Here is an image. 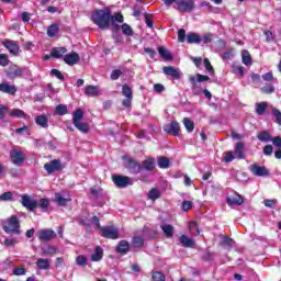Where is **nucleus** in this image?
<instances>
[{
    "label": "nucleus",
    "mask_w": 281,
    "mask_h": 281,
    "mask_svg": "<svg viewBox=\"0 0 281 281\" xmlns=\"http://www.w3.org/2000/svg\"><path fill=\"white\" fill-rule=\"evenodd\" d=\"M26 270L25 268H15L13 270V276H25Z\"/></svg>",
    "instance_id": "nucleus-64"
},
{
    "label": "nucleus",
    "mask_w": 281,
    "mask_h": 281,
    "mask_svg": "<svg viewBox=\"0 0 281 281\" xmlns=\"http://www.w3.org/2000/svg\"><path fill=\"white\" fill-rule=\"evenodd\" d=\"M265 36H266V43H271L276 41V35H273V32H271L270 30L265 32Z\"/></svg>",
    "instance_id": "nucleus-57"
},
{
    "label": "nucleus",
    "mask_w": 281,
    "mask_h": 281,
    "mask_svg": "<svg viewBox=\"0 0 281 281\" xmlns=\"http://www.w3.org/2000/svg\"><path fill=\"white\" fill-rule=\"evenodd\" d=\"M250 170L255 177H269V169L258 166L257 164L251 165Z\"/></svg>",
    "instance_id": "nucleus-15"
},
{
    "label": "nucleus",
    "mask_w": 281,
    "mask_h": 281,
    "mask_svg": "<svg viewBox=\"0 0 281 281\" xmlns=\"http://www.w3.org/2000/svg\"><path fill=\"white\" fill-rule=\"evenodd\" d=\"M35 124L41 128H49V119L45 114L35 116Z\"/></svg>",
    "instance_id": "nucleus-22"
},
{
    "label": "nucleus",
    "mask_w": 281,
    "mask_h": 281,
    "mask_svg": "<svg viewBox=\"0 0 281 281\" xmlns=\"http://www.w3.org/2000/svg\"><path fill=\"white\" fill-rule=\"evenodd\" d=\"M201 35L196 34V33H189L187 34V43H189L190 45L195 44L199 45L201 43Z\"/></svg>",
    "instance_id": "nucleus-31"
},
{
    "label": "nucleus",
    "mask_w": 281,
    "mask_h": 281,
    "mask_svg": "<svg viewBox=\"0 0 281 281\" xmlns=\"http://www.w3.org/2000/svg\"><path fill=\"white\" fill-rule=\"evenodd\" d=\"M124 160V168L127 169L130 175H139L142 170H144V167L140 165L139 161L135 160L132 157H123Z\"/></svg>",
    "instance_id": "nucleus-3"
},
{
    "label": "nucleus",
    "mask_w": 281,
    "mask_h": 281,
    "mask_svg": "<svg viewBox=\"0 0 281 281\" xmlns=\"http://www.w3.org/2000/svg\"><path fill=\"white\" fill-rule=\"evenodd\" d=\"M67 54L66 47H54L50 52L52 58H63Z\"/></svg>",
    "instance_id": "nucleus-29"
},
{
    "label": "nucleus",
    "mask_w": 281,
    "mask_h": 281,
    "mask_svg": "<svg viewBox=\"0 0 281 281\" xmlns=\"http://www.w3.org/2000/svg\"><path fill=\"white\" fill-rule=\"evenodd\" d=\"M273 146H276L277 148L281 149V137L280 136H276L271 139Z\"/></svg>",
    "instance_id": "nucleus-63"
},
{
    "label": "nucleus",
    "mask_w": 281,
    "mask_h": 281,
    "mask_svg": "<svg viewBox=\"0 0 281 281\" xmlns=\"http://www.w3.org/2000/svg\"><path fill=\"white\" fill-rule=\"evenodd\" d=\"M164 131L167 135H172V137H179L181 125L177 121H171L169 124L164 126Z\"/></svg>",
    "instance_id": "nucleus-11"
},
{
    "label": "nucleus",
    "mask_w": 281,
    "mask_h": 281,
    "mask_svg": "<svg viewBox=\"0 0 281 281\" xmlns=\"http://www.w3.org/2000/svg\"><path fill=\"white\" fill-rule=\"evenodd\" d=\"M236 159V156H234V151H225L224 153V161L225 164H229Z\"/></svg>",
    "instance_id": "nucleus-52"
},
{
    "label": "nucleus",
    "mask_w": 281,
    "mask_h": 281,
    "mask_svg": "<svg viewBox=\"0 0 281 281\" xmlns=\"http://www.w3.org/2000/svg\"><path fill=\"white\" fill-rule=\"evenodd\" d=\"M266 111H267V103L266 102L257 103V109H256L257 115H265Z\"/></svg>",
    "instance_id": "nucleus-49"
},
{
    "label": "nucleus",
    "mask_w": 281,
    "mask_h": 281,
    "mask_svg": "<svg viewBox=\"0 0 281 281\" xmlns=\"http://www.w3.org/2000/svg\"><path fill=\"white\" fill-rule=\"evenodd\" d=\"M91 21L94 25H98L99 30H109L111 21H113V14L109 9L95 10L91 15Z\"/></svg>",
    "instance_id": "nucleus-1"
},
{
    "label": "nucleus",
    "mask_w": 281,
    "mask_h": 281,
    "mask_svg": "<svg viewBox=\"0 0 281 281\" xmlns=\"http://www.w3.org/2000/svg\"><path fill=\"white\" fill-rule=\"evenodd\" d=\"M91 223H92L94 229H97V232H100L101 228L103 227L102 225H100V217H98L95 215L91 217Z\"/></svg>",
    "instance_id": "nucleus-51"
},
{
    "label": "nucleus",
    "mask_w": 281,
    "mask_h": 281,
    "mask_svg": "<svg viewBox=\"0 0 281 281\" xmlns=\"http://www.w3.org/2000/svg\"><path fill=\"white\" fill-rule=\"evenodd\" d=\"M122 94L124 95V100L122 101L123 106L125 109H131L133 104V89L128 85H123Z\"/></svg>",
    "instance_id": "nucleus-9"
},
{
    "label": "nucleus",
    "mask_w": 281,
    "mask_h": 281,
    "mask_svg": "<svg viewBox=\"0 0 281 281\" xmlns=\"http://www.w3.org/2000/svg\"><path fill=\"white\" fill-rule=\"evenodd\" d=\"M60 30V25L54 23L50 24L47 29V36H49V38H54V36H56V34H58V31Z\"/></svg>",
    "instance_id": "nucleus-36"
},
{
    "label": "nucleus",
    "mask_w": 281,
    "mask_h": 281,
    "mask_svg": "<svg viewBox=\"0 0 281 281\" xmlns=\"http://www.w3.org/2000/svg\"><path fill=\"white\" fill-rule=\"evenodd\" d=\"M80 61V55H78V53H70L64 56V63H66V65H78V63Z\"/></svg>",
    "instance_id": "nucleus-18"
},
{
    "label": "nucleus",
    "mask_w": 281,
    "mask_h": 281,
    "mask_svg": "<svg viewBox=\"0 0 281 281\" xmlns=\"http://www.w3.org/2000/svg\"><path fill=\"white\" fill-rule=\"evenodd\" d=\"M99 234L102 238H108L109 240H117L120 238V231L114 225L102 226Z\"/></svg>",
    "instance_id": "nucleus-5"
},
{
    "label": "nucleus",
    "mask_w": 281,
    "mask_h": 281,
    "mask_svg": "<svg viewBox=\"0 0 281 281\" xmlns=\"http://www.w3.org/2000/svg\"><path fill=\"white\" fill-rule=\"evenodd\" d=\"M160 229H162L166 238H172L175 236V226L171 224H164L160 226Z\"/></svg>",
    "instance_id": "nucleus-28"
},
{
    "label": "nucleus",
    "mask_w": 281,
    "mask_h": 281,
    "mask_svg": "<svg viewBox=\"0 0 281 281\" xmlns=\"http://www.w3.org/2000/svg\"><path fill=\"white\" fill-rule=\"evenodd\" d=\"M74 126H75V128H77V131H79L83 135H87V133H89V131H91V127H89V123H85L81 121L78 123H75Z\"/></svg>",
    "instance_id": "nucleus-30"
},
{
    "label": "nucleus",
    "mask_w": 281,
    "mask_h": 281,
    "mask_svg": "<svg viewBox=\"0 0 281 281\" xmlns=\"http://www.w3.org/2000/svg\"><path fill=\"white\" fill-rule=\"evenodd\" d=\"M147 196L150 201H157V199H161V191L157 188H153L147 193Z\"/></svg>",
    "instance_id": "nucleus-35"
},
{
    "label": "nucleus",
    "mask_w": 281,
    "mask_h": 281,
    "mask_svg": "<svg viewBox=\"0 0 281 281\" xmlns=\"http://www.w3.org/2000/svg\"><path fill=\"white\" fill-rule=\"evenodd\" d=\"M226 201L228 205H243V203H245V199L243 198V195L228 198Z\"/></svg>",
    "instance_id": "nucleus-34"
},
{
    "label": "nucleus",
    "mask_w": 281,
    "mask_h": 281,
    "mask_svg": "<svg viewBox=\"0 0 281 281\" xmlns=\"http://www.w3.org/2000/svg\"><path fill=\"white\" fill-rule=\"evenodd\" d=\"M10 65V58L5 54H0V67H8Z\"/></svg>",
    "instance_id": "nucleus-53"
},
{
    "label": "nucleus",
    "mask_w": 281,
    "mask_h": 281,
    "mask_svg": "<svg viewBox=\"0 0 281 281\" xmlns=\"http://www.w3.org/2000/svg\"><path fill=\"white\" fill-rule=\"evenodd\" d=\"M2 45L12 54L13 56H19L21 48L16 45V43L12 40H5L2 42Z\"/></svg>",
    "instance_id": "nucleus-13"
},
{
    "label": "nucleus",
    "mask_w": 281,
    "mask_h": 281,
    "mask_svg": "<svg viewBox=\"0 0 281 281\" xmlns=\"http://www.w3.org/2000/svg\"><path fill=\"white\" fill-rule=\"evenodd\" d=\"M38 238L42 243H49L53 238H56V232L53 229H40Z\"/></svg>",
    "instance_id": "nucleus-12"
},
{
    "label": "nucleus",
    "mask_w": 281,
    "mask_h": 281,
    "mask_svg": "<svg viewBox=\"0 0 281 281\" xmlns=\"http://www.w3.org/2000/svg\"><path fill=\"white\" fill-rule=\"evenodd\" d=\"M151 280L153 281H166V274L161 271H154L151 273Z\"/></svg>",
    "instance_id": "nucleus-45"
},
{
    "label": "nucleus",
    "mask_w": 281,
    "mask_h": 281,
    "mask_svg": "<svg viewBox=\"0 0 281 281\" xmlns=\"http://www.w3.org/2000/svg\"><path fill=\"white\" fill-rule=\"evenodd\" d=\"M277 203H278V200H269V199L263 200V204H265L266 207L273 209V206Z\"/></svg>",
    "instance_id": "nucleus-62"
},
{
    "label": "nucleus",
    "mask_w": 281,
    "mask_h": 281,
    "mask_svg": "<svg viewBox=\"0 0 281 281\" xmlns=\"http://www.w3.org/2000/svg\"><path fill=\"white\" fill-rule=\"evenodd\" d=\"M257 139H259V142L267 143V142H271L272 138L269 132L262 131L257 135Z\"/></svg>",
    "instance_id": "nucleus-40"
},
{
    "label": "nucleus",
    "mask_w": 281,
    "mask_h": 281,
    "mask_svg": "<svg viewBox=\"0 0 281 281\" xmlns=\"http://www.w3.org/2000/svg\"><path fill=\"white\" fill-rule=\"evenodd\" d=\"M50 74H52V76H55V78H58V80H61L64 82L65 76L63 75V72H60V70L52 69Z\"/></svg>",
    "instance_id": "nucleus-59"
},
{
    "label": "nucleus",
    "mask_w": 281,
    "mask_h": 281,
    "mask_svg": "<svg viewBox=\"0 0 281 281\" xmlns=\"http://www.w3.org/2000/svg\"><path fill=\"white\" fill-rule=\"evenodd\" d=\"M35 265L40 271H48L49 267H52V261L49 259L38 258Z\"/></svg>",
    "instance_id": "nucleus-21"
},
{
    "label": "nucleus",
    "mask_w": 281,
    "mask_h": 281,
    "mask_svg": "<svg viewBox=\"0 0 281 281\" xmlns=\"http://www.w3.org/2000/svg\"><path fill=\"white\" fill-rule=\"evenodd\" d=\"M121 76H122V70L114 69V70H112L110 78H111V80H119Z\"/></svg>",
    "instance_id": "nucleus-58"
},
{
    "label": "nucleus",
    "mask_w": 281,
    "mask_h": 281,
    "mask_svg": "<svg viewBox=\"0 0 281 281\" xmlns=\"http://www.w3.org/2000/svg\"><path fill=\"white\" fill-rule=\"evenodd\" d=\"M179 243L181 247H184L186 249H194L196 247V241L188 237V235H181L179 237Z\"/></svg>",
    "instance_id": "nucleus-14"
},
{
    "label": "nucleus",
    "mask_w": 281,
    "mask_h": 281,
    "mask_svg": "<svg viewBox=\"0 0 281 281\" xmlns=\"http://www.w3.org/2000/svg\"><path fill=\"white\" fill-rule=\"evenodd\" d=\"M55 113L57 115H67L69 113V110L67 109V105L66 104H58L56 108H55Z\"/></svg>",
    "instance_id": "nucleus-43"
},
{
    "label": "nucleus",
    "mask_w": 281,
    "mask_h": 281,
    "mask_svg": "<svg viewBox=\"0 0 281 281\" xmlns=\"http://www.w3.org/2000/svg\"><path fill=\"white\" fill-rule=\"evenodd\" d=\"M10 159L14 166H23L27 156L21 149L14 148L10 151Z\"/></svg>",
    "instance_id": "nucleus-6"
},
{
    "label": "nucleus",
    "mask_w": 281,
    "mask_h": 281,
    "mask_svg": "<svg viewBox=\"0 0 281 281\" xmlns=\"http://www.w3.org/2000/svg\"><path fill=\"white\" fill-rule=\"evenodd\" d=\"M189 229L192 234H194V236H199V234H201V231L199 229V223L196 222H190Z\"/></svg>",
    "instance_id": "nucleus-46"
},
{
    "label": "nucleus",
    "mask_w": 281,
    "mask_h": 281,
    "mask_svg": "<svg viewBox=\"0 0 281 281\" xmlns=\"http://www.w3.org/2000/svg\"><path fill=\"white\" fill-rule=\"evenodd\" d=\"M83 119L85 111H82V109H77L74 111L72 124H78V122H82Z\"/></svg>",
    "instance_id": "nucleus-32"
},
{
    "label": "nucleus",
    "mask_w": 281,
    "mask_h": 281,
    "mask_svg": "<svg viewBox=\"0 0 281 281\" xmlns=\"http://www.w3.org/2000/svg\"><path fill=\"white\" fill-rule=\"evenodd\" d=\"M85 95H90L91 98H98L100 95V90L97 86H87L85 88Z\"/></svg>",
    "instance_id": "nucleus-27"
},
{
    "label": "nucleus",
    "mask_w": 281,
    "mask_h": 281,
    "mask_svg": "<svg viewBox=\"0 0 281 281\" xmlns=\"http://www.w3.org/2000/svg\"><path fill=\"white\" fill-rule=\"evenodd\" d=\"M178 41L179 43H186V30H178Z\"/></svg>",
    "instance_id": "nucleus-61"
},
{
    "label": "nucleus",
    "mask_w": 281,
    "mask_h": 281,
    "mask_svg": "<svg viewBox=\"0 0 281 281\" xmlns=\"http://www.w3.org/2000/svg\"><path fill=\"white\" fill-rule=\"evenodd\" d=\"M37 207H41L43 212H47V209L49 207V199H40V201L37 202Z\"/></svg>",
    "instance_id": "nucleus-44"
},
{
    "label": "nucleus",
    "mask_w": 281,
    "mask_h": 281,
    "mask_svg": "<svg viewBox=\"0 0 281 281\" xmlns=\"http://www.w3.org/2000/svg\"><path fill=\"white\" fill-rule=\"evenodd\" d=\"M175 10L181 13L194 12L196 3L194 0H177V4L173 5Z\"/></svg>",
    "instance_id": "nucleus-4"
},
{
    "label": "nucleus",
    "mask_w": 281,
    "mask_h": 281,
    "mask_svg": "<svg viewBox=\"0 0 281 281\" xmlns=\"http://www.w3.org/2000/svg\"><path fill=\"white\" fill-rule=\"evenodd\" d=\"M183 124L188 133H192V131H194V122H192V120L184 117Z\"/></svg>",
    "instance_id": "nucleus-47"
},
{
    "label": "nucleus",
    "mask_w": 281,
    "mask_h": 281,
    "mask_svg": "<svg viewBox=\"0 0 281 281\" xmlns=\"http://www.w3.org/2000/svg\"><path fill=\"white\" fill-rule=\"evenodd\" d=\"M158 54L160 58H162L164 60H172L175 58L172 54H170V50L167 49L166 46H159Z\"/></svg>",
    "instance_id": "nucleus-26"
},
{
    "label": "nucleus",
    "mask_w": 281,
    "mask_h": 281,
    "mask_svg": "<svg viewBox=\"0 0 281 281\" xmlns=\"http://www.w3.org/2000/svg\"><path fill=\"white\" fill-rule=\"evenodd\" d=\"M121 30L125 36H133V27L127 23L122 24Z\"/></svg>",
    "instance_id": "nucleus-48"
},
{
    "label": "nucleus",
    "mask_w": 281,
    "mask_h": 281,
    "mask_svg": "<svg viewBox=\"0 0 281 281\" xmlns=\"http://www.w3.org/2000/svg\"><path fill=\"white\" fill-rule=\"evenodd\" d=\"M204 67L209 74H214V67L212 66V63H210V59L204 58Z\"/></svg>",
    "instance_id": "nucleus-60"
},
{
    "label": "nucleus",
    "mask_w": 281,
    "mask_h": 281,
    "mask_svg": "<svg viewBox=\"0 0 281 281\" xmlns=\"http://www.w3.org/2000/svg\"><path fill=\"white\" fill-rule=\"evenodd\" d=\"M181 210H182V212H190V210H192V202L184 200L182 202Z\"/></svg>",
    "instance_id": "nucleus-56"
},
{
    "label": "nucleus",
    "mask_w": 281,
    "mask_h": 281,
    "mask_svg": "<svg viewBox=\"0 0 281 281\" xmlns=\"http://www.w3.org/2000/svg\"><path fill=\"white\" fill-rule=\"evenodd\" d=\"M112 181L116 186V188H128V186H133V180L128 176L122 175H113Z\"/></svg>",
    "instance_id": "nucleus-8"
},
{
    "label": "nucleus",
    "mask_w": 281,
    "mask_h": 281,
    "mask_svg": "<svg viewBox=\"0 0 281 281\" xmlns=\"http://www.w3.org/2000/svg\"><path fill=\"white\" fill-rule=\"evenodd\" d=\"M0 93H8V95H16V86L2 82L0 83Z\"/></svg>",
    "instance_id": "nucleus-17"
},
{
    "label": "nucleus",
    "mask_w": 281,
    "mask_h": 281,
    "mask_svg": "<svg viewBox=\"0 0 281 281\" xmlns=\"http://www.w3.org/2000/svg\"><path fill=\"white\" fill-rule=\"evenodd\" d=\"M162 71L165 76H171L173 80H179V78H181V74L179 72V69L175 68L173 66H165L162 68Z\"/></svg>",
    "instance_id": "nucleus-16"
},
{
    "label": "nucleus",
    "mask_w": 281,
    "mask_h": 281,
    "mask_svg": "<svg viewBox=\"0 0 281 281\" xmlns=\"http://www.w3.org/2000/svg\"><path fill=\"white\" fill-rule=\"evenodd\" d=\"M143 168L148 172H153L155 170V158H147L142 164Z\"/></svg>",
    "instance_id": "nucleus-33"
},
{
    "label": "nucleus",
    "mask_w": 281,
    "mask_h": 281,
    "mask_svg": "<svg viewBox=\"0 0 281 281\" xmlns=\"http://www.w3.org/2000/svg\"><path fill=\"white\" fill-rule=\"evenodd\" d=\"M241 60L246 66H249L252 64L251 54H249V50L247 49L241 50Z\"/></svg>",
    "instance_id": "nucleus-39"
},
{
    "label": "nucleus",
    "mask_w": 281,
    "mask_h": 281,
    "mask_svg": "<svg viewBox=\"0 0 281 281\" xmlns=\"http://www.w3.org/2000/svg\"><path fill=\"white\" fill-rule=\"evenodd\" d=\"M195 77H190L189 79L192 85V89L196 87V82H210V77L207 75L196 74Z\"/></svg>",
    "instance_id": "nucleus-23"
},
{
    "label": "nucleus",
    "mask_w": 281,
    "mask_h": 281,
    "mask_svg": "<svg viewBox=\"0 0 281 281\" xmlns=\"http://www.w3.org/2000/svg\"><path fill=\"white\" fill-rule=\"evenodd\" d=\"M0 201H13L12 191H7L0 195Z\"/></svg>",
    "instance_id": "nucleus-54"
},
{
    "label": "nucleus",
    "mask_w": 281,
    "mask_h": 281,
    "mask_svg": "<svg viewBox=\"0 0 281 281\" xmlns=\"http://www.w3.org/2000/svg\"><path fill=\"white\" fill-rule=\"evenodd\" d=\"M9 117H18L19 120H30V115L21 109H12L9 112Z\"/></svg>",
    "instance_id": "nucleus-20"
},
{
    "label": "nucleus",
    "mask_w": 281,
    "mask_h": 281,
    "mask_svg": "<svg viewBox=\"0 0 281 281\" xmlns=\"http://www.w3.org/2000/svg\"><path fill=\"white\" fill-rule=\"evenodd\" d=\"M55 201H56L57 205H59L60 207H67V203H69L71 201V199L63 198V195H56Z\"/></svg>",
    "instance_id": "nucleus-41"
},
{
    "label": "nucleus",
    "mask_w": 281,
    "mask_h": 281,
    "mask_svg": "<svg viewBox=\"0 0 281 281\" xmlns=\"http://www.w3.org/2000/svg\"><path fill=\"white\" fill-rule=\"evenodd\" d=\"M2 228L5 234H16L19 236L21 234V221L16 215H12L4 221Z\"/></svg>",
    "instance_id": "nucleus-2"
},
{
    "label": "nucleus",
    "mask_w": 281,
    "mask_h": 281,
    "mask_svg": "<svg viewBox=\"0 0 281 281\" xmlns=\"http://www.w3.org/2000/svg\"><path fill=\"white\" fill-rule=\"evenodd\" d=\"M87 262H88V259H87L86 256H83V255L77 256V258H76V263H77L79 267H87Z\"/></svg>",
    "instance_id": "nucleus-50"
},
{
    "label": "nucleus",
    "mask_w": 281,
    "mask_h": 281,
    "mask_svg": "<svg viewBox=\"0 0 281 281\" xmlns=\"http://www.w3.org/2000/svg\"><path fill=\"white\" fill-rule=\"evenodd\" d=\"M56 254H58V249L52 245H48L46 248L42 249V256H54Z\"/></svg>",
    "instance_id": "nucleus-37"
},
{
    "label": "nucleus",
    "mask_w": 281,
    "mask_h": 281,
    "mask_svg": "<svg viewBox=\"0 0 281 281\" xmlns=\"http://www.w3.org/2000/svg\"><path fill=\"white\" fill-rule=\"evenodd\" d=\"M234 153L237 159H245V143H236Z\"/></svg>",
    "instance_id": "nucleus-24"
},
{
    "label": "nucleus",
    "mask_w": 281,
    "mask_h": 281,
    "mask_svg": "<svg viewBox=\"0 0 281 281\" xmlns=\"http://www.w3.org/2000/svg\"><path fill=\"white\" fill-rule=\"evenodd\" d=\"M22 205L25 207L29 212H34L38 209V202L29 194L22 195Z\"/></svg>",
    "instance_id": "nucleus-10"
},
{
    "label": "nucleus",
    "mask_w": 281,
    "mask_h": 281,
    "mask_svg": "<svg viewBox=\"0 0 281 281\" xmlns=\"http://www.w3.org/2000/svg\"><path fill=\"white\" fill-rule=\"evenodd\" d=\"M65 169L60 159H54L44 165V170H46L47 175H54V172H60Z\"/></svg>",
    "instance_id": "nucleus-7"
},
{
    "label": "nucleus",
    "mask_w": 281,
    "mask_h": 281,
    "mask_svg": "<svg viewBox=\"0 0 281 281\" xmlns=\"http://www.w3.org/2000/svg\"><path fill=\"white\" fill-rule=\"evenodd\" d=\"M272 115L276 117L277 124H279L281 126V111L278 110L277 108H273Z\"/></svg>",
    "instance_id": "nucleus-55"
},
{
    "label": "nucleus",
    "mask_w": 281,
    "mask_h": 281,
    "mask_svg": "<svg viewBox=\"0 0 281 281\" xmlns=\"http://www.w3.org/2000/svg\"><path fill=\"white\" fill-rule=\"evenodd\" d=\"M104 258V249L102 247L97 246L94 248V252L91 255V260L92 262H100Z\"/></svg>",
    "instance_id": "nucleus-25"
},
{
    "label": "nucleus",
    "mask_w": 281,
    "mask_h": 281,
    "mask_svg": "<svg viewBox=\"0 0 281 281\" xmlns=\"http://www.w3.org/2000/svg\"><path fill=\"white\" fill-rule=\"evenodd\" d=\"M158 166L162 169L170 168V159L168 157L161 156L158 158Z\"/></svg>",
    "instance_id": "nucleus-42"
},
{
    "label": "nucleus",
    "mask_w": 281,
    "mask_h": 281,
    "mask_svg": "<svg viewBox=\"0 0 281 281\" xmlns=\"http://www.w3.org/2000/svg\"><path fill=\"white\" fill-rule=\"evenodd\" d=\"M132 246L135 247L136 249H139V248L144 247V237L134 236L132 238Z\"/></svg>",
    "instance_id": "nucleus-38"
},
{
    "label": "nucleus",
    "mask_w": 281,
    "mask_h": 281,
    "mask_svg": "<svg viewBox=\"0 0 281 281\" xmlns=\"http://www.w3.org/2000/svg\"><path fill=\"white\" fill-rule=\"evenodd\" d=\"M131 251V244L127 240H121L116 246V252L121 254V256H126Z\"/></svg>",
    "instance_id": "nucleus-19"
}]
</instances>
